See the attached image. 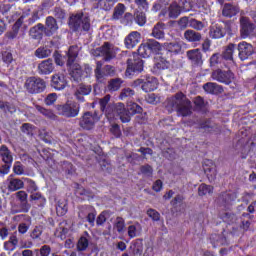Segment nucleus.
<instances>
[{
    "instance_id": "f257e3e1",
    "label": "nucleus",
    "mask_w": 256,
    "mask_h": 256,
    "mask_svg": "<svg viewBox=\"0 0 256 256\" xmlns=\"http://www.w3.org/2000/svg\"><path fill=\"white\" fill-rule=\"evenodd\" d=\"M164 107L168 113L176 111L179 117H191L193 114V104H191V100L183 92H178L172 97H169L165 101Z\"/></svg>"
},
{
    "instance_id": "f03ea898",
    "label": "nucleus",
    "mask_w": 256,
    "mask_h": 256,
    "mask_svg": "<svg viewBox=\"0 0 256 256\" xmlns=\"http://www.w3.org/2000/svg\"><path fill=\"white\" fill-rule=\"evenodd\" d=\"M68 25L72 31L89 33L91 31V16L84 12H77L69 17Z\"/></svg>"
},
{
    "instance_id": "7ed1b4c3",
    "label": "nucleus",
    "mask_w": 256,
    "mask_h": 256,
    "mask_svg": "<svg viewBox=\"0 0 256 256\" xmlns=\"http://www.w3.org/2000/svg\"><path fill=\"white\" fill-rule=\"evenodd\" d=\"M79 56V48L78 46H70L67 53V66L70 67V77L74 79V81H81L83 77H85L83 73V68L79 64H75L77 57Z\"/></svg>"
},
{
    "instance_id": "20e7f679",
    "label": "nucleus",
    "mask_w": 256,
    "mask_h": 256,
    "mask_svg": "<svg viewBox=\"0 0 256 256\" xmlns=\"http://www.w3.org/2000/svg\"><path fill=\"white\" fill-rule=\"evenodd\" d=\"M58 115L71 119L79 115L81 106L75 101H68L65 104H58L55 106Z\"/></svg>"
},
{
    "instance_id": "39448f33",
    "label": "nucleus",
    "mask_w": 256,
    "mask_h": 256,
    "mask_svg": "<svg viewBox=\"0 0 256 256\" xmlns=\"http://www.w3.org/2000/svg\"><path fill=\"white\" fill-rule=\"evenodd\" d=\"M24 87L31 95H37V93L45 91L47 84L42 78L32 76L26 79Z\"/></svg>"
},
{
    "instance_id": "423d86ee",
    "label": "nucleus",
    "mask_w": 256,
    "mask_h": 256,
    "mask_svg": "<svg viewBox=\"0 0 256 256\" xmlns=\"http://www.w3.org/2000/svg\"><path fill=\"white\" fill-rule=\"evenodd\" d=\"M94 57H103L104 61H111L115 57V46L110 42H105L102 46L92 51Z\"/></svg>"
},
{
    "instance_id": "0eeeda50",
    "label": "nucleus",
    "mask_w": 256,
    "mask_h": 256,
    "mask_svg": "<svg viewBox=\"0 0 256 256\" xmlns=\"http://www.w3.org/2000/svg\"><path fill=\"white\" fill-rule=\"evenodd\" d=\"M211 77L213 81L223 83L224 85H231V83H233V79H235V74L230 69L223 70L218 68L212 71Z\"/></svg>"
},
{
    "instance_id": "6e6552de",
    "label": "nucleus",
    "mask_w": 256,
    "mask_h": 256,
    "mask_svg": "<svg viewBox=\"0 0 256 256\" xmlns=\"http://www.w3.org/2000/svg\"><path fill=\"white\" fill-rule=\"evenodd\" d=\"M100 120L101 115L99 114V112H85L80 118V127H82V129H91L95 126V123H99Z\"/></svg>"
},
{
    "instance_id": "1a4fd4ad",
    "label": "nucleus",
    "mask_w": 256,
    "mask_h": 256,
    "mask_svg": "<svg viewBox=\"0 0 256 256\" xmlns=\"http://www.w3.org/2000/svg\"><path fill=\"white\" fill-rule=\"evenodd\" d=\"M254 32L255 24H253L249 18L242 16L240 18V35L242 39H247V37H251Z\"/></svg>"
},
{
    "instance_id": "9d476101",
    "label": "nucleus",
    "mask_w": 256,
    "mask_h": 256,
    "mask_svg": "<svg viewBox=\"0 0 256 256\" xmlns=\"http://www.w3.org/2000/svg\"><path fill=\"white\" fill-rule=\"evenodd\" d=\"M238 49V57L241 61H247L253 53H255V48L251 43L246 41H242L237 46Z\"/></svg>"
},
{
    "instance_id": "9b49d317",
    "label": "nucleus",
    "mask_w": 256,
    "mask_h": 256,
    "mask_svg": "<svg viewBox=\"0 0 256 256\" xmlns=\"http://www.w3.org/2000/svg\"><path fill=\"white\" fill-rule=\"evenodd\" d=\"M112 117H120L122 123H129V121H131V116L127 113L125 104L123 103L113 105V114L112 116H108V119H112Z\"/></svg>"
},
{
    "instance_id": "f8f14e48",
    "label": "nucleus",
    "mask_w": 256,
    "mask_h": 256,
    "mask_svg": "<svg viewBox=\"0 0 256 256\" xmlns=\"http://www.w3.org/2000/svg\"><path fill=\"white\" fill-rule=\"evenodd\" d=\"M127 113L128 115H130V117L132 115H137L136 116V123H139L140 125H143V123H146L147 120L145 119V117H143V108L141 106H139V104L135 103V102H132L128 105V108H127Z\"/></svg>"
},
{
    "instance_id": "ddd939ff",
    "label": "nucleus",
    "mask_w": 256,
    "mask_h": 256,
    "mask_svg": "<svg viewBox=\"0 0 256 256\" xmlns=\"http://www.w3.org/2000/svg\"><path fill=\"white\" fill-rule=\"evenodd\" d=\"M57 31H59V24H57V19H55L53 16L46 17L44 35H46V37H51L55 35Z\"/></svg>"
},
{
    "instance_id": "4468645a",
    "label": "nucleus",
    "mask_w": 256,
    "mask_h": 256,
    "mask_svg": "<svg viewBox=\"0 0 256 256\" xmlns=\"http://www.w3.org/2000/svg\"><path fill=\"white\" fill-rule=\"evenodd\" d=\"M186 55L193 67H201L203 65V54L199 48L187 51Z\"/></svg>"
},
{
    "instance_id": "2eb2a0df",
    "label": "nucleus",
    "mask_w": 256,
    "mask_h": 256,
    "mask_svg": "<svg viewBox=\"0 0 256 256\" xmlns=\"http://www.w3.org/2000/svg\"><path fill=\"white\" fill-rule=\"evenodd\" d=\"M141 43V33L137 31L130 32L124 39L126 49H135Z\"/></svg>"
},
{
    "instance_id": "dca6fc26",
    "label": "nucleus",
    "mask_w": 256,
    "mask_h": 256,
    "mask_svg": "<svg viewBox=\"0 0 256 256\" xmlns=\"http://www.w3.org/2000/svg\"><path fill=\"white\" fill-rule=\"evenodd\" d=\"M53 71H55V64L51 58L41 61L37 66L39 75H51Z\"/></svg>"
},
{
    "instance_id": "f3484780",
    "label": "nucleus",
    "mask_w": 256,
    "mask_h": 256,
    "mask_svg": "<svg viewBox=\"0 0 256 256\" xmlns=\"http://www.w3.org/2000/svg\"><path fill=\"white\" fill-rule=\"evenodd\" d=\"M93 91V87L89 84H79L76 88V91L74 93L75 98L77 101H80L81 103H84L85 96L91 95V92Z\"/></svg>"
},
{
    "instance_id": "a211bd4d",
    "label": "nucleus",
    "mask_w": 256,
    "mask_h": 256,
    "mask_svg": "<svg viewBox=\"0 0 256 256\" xmlns=\"http://www.w3.org/2000/svg\"><path fill=\"white\" fill-rule=\"evenodd\" d=\"M109 101H111V95H106L99 99L100 110L108 118L113 116V104L109 103Z\"/></svg>"
},
{
    "instance_id": "6ab92c4d",
    "label": "nucleus",
    "mask_w": 256,
    "mask_h": 256,
    "mask_svg": "<svg viewBox=\"0 0 256 256\" xmlns=\"http://www.w3.org/2000/svg\"><path fill=\"white\" fill-rule=\"evenodd\" d=\"M127 64V73H131V71L133 73H141V71H143V60L138 56L129 58Z\"/></svg>"
},
{
    "instance_id": "aec40b11",
    "label": "nucleus",
    "mask_w": 256,
    "mask_h": 256,
    "mask_svg": "<svg viewBox=\"0 0 256 256\" xmlns=\"http://www.w3.org/2000/svg\"><path fill=\"white\" fill-rule=\"evenodd\" d=\"M90 241H91V235H89V232L85 231L76 243V251L78 253H85V251L89 249Z\"/></svg>"
},
{
    "instance_id": "412c9836",
    "label": "nucleus",
    "mask_w": 256,
    "mask_h": 256,
    "mask_svg": "<svg viewBox=\"0 0 256 256\" xmlns=\"http://www.w3.org/2000/svg\"><path fill=\"white\" fill-rule=\"evenodd\" d=\"M234 53H235V44L230 43L224 48V51L221 54L224 61L228 64L229 68L232 67V65H235V59L233 58Z\"/></svg>"
},
{
    "instance_id": "4be33fe9",
    "label": "nucleus",
    "mask_w": 256,
    "mask_h": 256,
    "mask_svg": "<svg viewBox=\"0 0 256 256\" xmlns=\"http://www.w3.org/2000/svg\"><path fill=\"white\" fill-rule=\"evenodd\" d=\"M233 201H235V196L229 192H222L217 200V203L220 207L224 209H229L231 207Z\"/></svg>"
},
{
    "instance_id": "5701e85b",
    "label": "nucleus",
    "mask_w": 256,
    "mask_h": 256,
    "mask_svg": "<svg viewBox=\"0 0 256 256\" xmlns=\"http://www.w3.org/2000/svg\"><path fill=\"white\" fill-rule=\"evenodd\" d=\"M210 67H217L218 69H229V64L225 62L221 53H214L209 59Z\"/></svg>"
},
{
    "instance_id": "b1692460",
    "label": "nucleus",
    "mask_w": 256,
    "mask_h": 256,
    "mask_svg": "<svg viewBox=\"0 0 256 256\" xmlns=\"http://www.w3.org/2000/svg\"><path fill=\"white\" fill-rule=\"evenodd\" d=\"M240 8L236 4L232 3H225L222 6V16L226 17L227 19H231V17H235L237 13H239Z\"/></svg>"
},
{
    "instance_id": "393cba45",
    "label": "nucleus",
    "mask_w": 256,
    "mask_h": 256,
    "mask_svg": "<svg viewBox=\"0 0 256 256\" xmlns=\"http://www.w3.org/2000/svg\"><path fill=\"white\" fill-rule=\"evenodd\" d=\"M51 85L53 89H56V91H63V89L67 87V79H65V75L63 74L53 75Z\"/></svg>"
},
{
    "instance_id": "a878e982",
    "label": "nucleus",
    "mask_w": 256,
    "mask_h": 256,
    "mask_svg": "<svg viewBox=\"0 0 256 256\" xmlns=\"http://www.w3.org/2000/svg\"><path fill=\"white\" fill-rule=\"evenodd\" d=\"M143 255V242L141 240H136L133 242L127 253H124L122 256H141Z\"/></svg>"
},
{
    "instance_id": "bb28decb",
    "label": "nucleus",
    "mask_w": 256,
    "mask_h": 256,
    "mask_svg": "<svg viewBox=\"0 0 256 256\" xmlns=\"http://www.w3.org/2000/svg\"><path fill=\"white\" fill-rule=\"evenodd\" d=\"M227 32L220 24H213L210 26L209 36L211 39H223Z\"/></svg>"
},
{
    "instance_id": "cd10ccee",
    "label": "nucleus",
    "mask_w": 256,
    "mask_h": 256,
    "mask_svg": "<svg viewBox=\"0 0 256 256\" xmlns=\"http://www.w3.org/2000/svg\"><path fill=\"white\" fill-rule=\"evenodd\" d=\"M157 78L147 76L144 78V83L142 84V90L145 91V93H151V91H155L158 87Z\"/></svg>"
},
{
    "instance_id": "c85d7f7f",
    "label": "nucleus",
    "mask_w": 256,
    "mask_h": 256,
    "mask_svg": "<svg viewBox=\"0 0 256 256\" xmlns=\"http://www.w3.org/2000/svg\"><path fill=\"white\" fill-rule=\"evenodd\" d=\"M184 39H186L188 43H199L203 39V34L196 30L188 29L184 32Z\"/></svg>"
},
{
    "instance_id": "c756f323",
    "label": "nucleus",
    "mask_w": 256,
    "mask_h": 256,
    "mask_svg": "<svg viewBox=\"0 0 256 256\" xmlns=\"http://www.w3.org/2000/svg\"><path fill=\"white\" fill-rule=\"evenodd\" d=\"M166 27L167 26L163 22L156 23L152 28L151 36L154 37V39H165Z\"/></svg>"
},
{
    "instance_id": "7c9ffc66",
    "label": "nucleus",
    "mask_w": 256,
    "mask_h": 256,
    "mask_svg": "<svg viewBox=\"0 0 256 256\" xmlns=\"http://www.w3.org/2000/svg\"><path fill=\"white\" fill-rule=\"evenodd\" d=\"M203 89L206 93L211 95H218V93H223V86L215 82H207L203 85Z\"/></svg>"
},
{
    "instance_id": "2f4dec72",
    "label": "nucleus",
    "mask_w": 256,
    "mask_h": 256,
    "mask_svg": "<svg viewBox=\"0 0 256 256\" xmlns=\"http://www.w3.org/2000/svg\"><path fill=\"white\" fill-rule=\"evenodd\" d=\"M0 158L4 163L13 164V153L5 145L0 146Z\"/></svg>"
},
{
    "instance_id": "473e14b6",
    "label": "nucleus",
    "mask_w": 256,
    "mask_h": 256,
    "mask_svg": "<svg viewBox=\"0 0 256 256\" xmlns=\"http://www.w3.org/2000/svg\"><path fill=\"white\" fill-rule=\"evenodd\" d=\"M29 33L32 39H42L43 33H45V25L38 23L36 26L30 29Z\"/></svg>"
},
{
    "instance_id": "72a5a7b5",
    "label": "nucleus",
    "mask_w": 256,
    "mask_h": 256,
    "mask_svg": "<svg viewBox=\"0 0 256 256\" xmlns=\"http://www.w3.org/2000/svg\"><path fill=\"white\" fill-rule=\"evenodd\" d=\"M35 109L38 111V113L46 117V119H50L51 121H57V115H55L52 110L47 109L41 105H35Z\"/></svg>"
},
{
    "instance_id": "f704fd0d",
    "label": "nucleus",
    "mask_w": 256,
    "mask_h": 256,
    "mask_svg": "<svg viewBox=\"0 0 256 256\" xmlns=\"http://www.w3.org/2000/svg\"><path fill=\"white\" fill-rule=\"evenodd\" d=\"M168 17L170 19H177L179 15H181V8L179 7V4L177 1L172 2L168 7Z\"/></svg>"
},
{
    "instance_id": "c9c22d12",
    "label": "nucleus",
    "mask_w": 256,
    "mask_h": 256,
    "mask_svg": "<svg viewBox=\"0 0 256 256\" xmlns=\"http://www.w3.org/2000/svg\"><path fill=\"white\" fill-rule=\"evenodd\" d=\"M34 55L37 59H47V57H51V49L47 46H40L34 51Z\"/></svg>"
},
{
    "instance_id": "e433bc0d",
    "label": "nucleus",
    "mask_w": 256,
    "mask_h": 256,
    "mask_svg": "<svg viewBox=\"0 0 256 256\" xmlns=\"http://www.w3.org/2000/svg\"><path fill=\"white\" fill-rule=\"evenodd\" d=\"M210 241L213 247H219L221 245H227V238L223 234H212L210 236Z\"/></svg>"
},
{
    "instance_id": "4c0bfd02",
    "label": "nucleus",
    "mask_w": 256,
    "mask_h": 256,
    "mask_svg": "<svg viewBox=\"0 0 256 256\" xmlns=\"http://www.w3.org/2000/svg\"><path fill=\"white\" fill-rule=\"evenodd\" d=\"M138 55H140V57H143L144 59H149V57H151V55H153L148 42L143 43L139 46Z\"/></svg>"
},
{
    "instance_id": "58836bf2",
    "label": "nucleus",
    "mask_w": 256,
    "mask_h": 256,
    "mask_svg": "<svg viewBox=\"0 0 256 256\" xmlns=\"http://www.w3.org/2000/svg\"><path fill=\"white\" fill-rule=\"evenodd\" d=\"M171 64L165 58H160L153 67L154 73H159L160 71H165Z\"/></svg>"
},
{
    "instance_id": "ea45409f",
    "label": "nucleus",
    "mask_w": 256,
    "mask_h": 256,
    "mask_svg": "<svg viewBox=\"0 0 256 256\" xmlns=\"http://www.w3.org/2000/svg\"><path fill=\"white\" fill-rule=\"evenodd\" d=\"M141 235V224L135 223L128 226V237L130 239H135V237H139Z\"/></svg>"
},
{
    "instance_id": "a19ab883",
    "label": "nucleus",
    "mask_w": 256,
    "mask_h": 256,
    "mask_svg": "<svg viewBox=\"0 0 256 256\" xmlns=\"http://www.w3.org/2000/svg\"><path fill=\"white\" fill-rule=\"evenodd\" d=\"M164 47L168 53H173L174 55L181 53V44H179V42L165 43Z\"/></svg>"
},
{
    "instance_id": "79ce46f5",
    "label": "nucleus",
    "mask_w": 256,
    "mask_h": 256,
    "mask_svg": "<svg viewBox=\"0 0 256 256\" xmlns=\"http://www.w3.org/2000/svg\"><path fill=\"white\" fill-rule=\"evenodd\" d=\"M24 183L19 178H12L9 181L8 189L9 191H19V189H23Z\"/></svg>"
},
{
    "instance_id": "37998d69",
    "label": "nucleus",
    "mask_w": 256,
    "mask_h": 256,
    "mask_svg": "<svg viewBox=\"0 0 256 256\" xmlns=\"http://www.w3.org/2000/svg\"><path fill=\"white\" fill-rule=\"evenodd\" d=\"M23 16H21L13 25L12 31L9 33V39H15L19 35V29L23 25Z\"/></svg>"
},
{
    "instance_id": "c03bdc74",
    "label": "nucleus",
    "mask_w": 256,
    "mask_h": 256,
    "mask_svg": "<svg viewBox=\"0 0 256 256\" xmlns=\"http://www.w3.org/2000/svg\"><path fill=\"white\" fill-rule=\"evenodd\" d=\"M125 11H127V7L124 4L118 3L114 8L113 19L119 20L123 15H125Z\"/></svg>"
},
{
    "instance_id": "a18cd8bd",
    "label": "nucleus",
    "mask_w": 256,
    "mask_h": 256,
    "mask_svg": "<svg viewBox=\"0 0 256 256\" xmlns=\"http://www.w3.org/2000/svg\"><path fill=\"white\" fill-rule=\"evenodd\" d=\"M147 43H148V46L150 47V51L152 55H157V53H159L163 49V46H161V43L157 42V40L155 39H149Z\"/></svg>"
},
{
    "instance_id": "49530a36",
    "label": "nucleus",
    "mask_w": 256,
    "mask_h": 256,
    "mask_svg": "<svg viewBox=\"0 0 256 256\" xmlns=\"http://www.w3.org/2000/svg\"><path fill=\"white\" fill-rule=\"evenodd\" d=\"M30 201H37L38 207H45L47 200L39 192H31Z\"/></svg>"
},
{
    "instance_id": "de8ad7c7",
    "label": "nucleus",
    "mask_w": 256,
    "mask_h": 256,
    "mask_svg": "<svg viewBox=\"0 0 256 256\" xmlns=\"http://www.w3.org/2000/svg\"><path fill=\"white\" fill-rule=\"evenodd\" d=\"M67 201L65 200H59L56 205V213L60 217H63V215L67 214Z\"/></svg>"
},
{
    "instance_id": "09e8293b",
    "label": "nucleus",
    "mask_w": 256,
    "mask_h": 256,
    "mask_svg": "<svg viewBox=\"0 0 256 256\" xmlns=\"http://www.w3.org/2000/svg\"><path fill=\"white\" fill-rule=\"evenodd\" d=\"M86 213H88L85 217L86 221L89 223L90 227H95L97 211L95 210V208H88V211H86Z\"/></svg>"
},
{
    "instance_id": "8fccbe9b",
    "label": "nucleus",
    "mask_w": 256,
    "mask_h": 256,
    "mask_svg": "<svg viewBox=\"0 0 256 256\" xmlns=\"http://www.w3.org/2000/svg\"><path fill=\"white\" fill-rule=\"evenodd\" d=\"M0 109L4 111V113H15L17 111L15 105L10 102H4L3 100H0Z\"/></svg>"
},
{
    "instance_id": "3c124183",
    "label": "nucleus",
    "mask_w": 256,
    "mask_h": 256,
    "mask_svg": "<svg viewBox=\"0 0 256 256\" xmlns=\"http://www.w3.org/2000/svg\"><path fill=\"white\" fill-rule=\"evenodd\" d=\"M122 83L123 80H121V78H115L110 80L108 84L109 91H119V89H121Z\"/></svg>"
},
{
    "instance_id": "603ef678",
    "label": "nucleus",
    "mask_w": 256,
    "mask_h": 256,
    "mask_svg": "<svg viewBox=\"0 0 256 256\" xmlns=\"http://www.w3.org/2000/svg\"><path fill=\"white\" fill-rule=\"evenodd\" d=\"M192 31H203L204 27H205V23L194 19V18H190V26Z\"/></svg>"
},
{
    "instance_id": "864d4df0",
    "label": "nucleus",
    "mask_w": 256,
    "mask_h": 256,
    "mask_svg": "<svg viewBox=\"0 0 256 256\" xmlns=\"http://www.w3.org/2000/svg\"><path fill=\"white\" fill-rule=\"evenodd\" d=\"M213 193V186L207 184H201L198 187V195L203 197L204 195H211Z\"/></svg>"
},
{
    "instance_id": "5fc2aeb1",
    "label": "nucleus",
    "mask_w": 256,
    "mask_h": 256,
    "mask_svg": "<svg viewBox=\"0 0 256 256\" xmlns=\"http://www.w3.org/2000/svg\"><path fill=\"white\" fill-rule=\"evenodd\" d=\"M204 171L209 181H215V178L217 177V168H215V165H212L210 167L206 166L204 168Z\"/></svg>"
},
{
    "instance_id": "6e6d98bb",
    "label": "nucleus",
    "mask_w": 256,
    "mask_h": 256,
    "mask_svg": "<svg viewBox=\"0 0 256 256\" xmlns=\"http://www.w3.org/2000/svg\"><path fill=\"white\" fill-rule=\"evenodd\" d=\"M177 23H178L179 29H181L182 31H185L187 27H190L191 18L189 16H183L178 20Z\"/></svg>"
},
{
    "instance_id": "4d7b16f0",
    "label": "nucleus",
    "mask_w": 256,
    "mask_h": 256,
    "mask_svg": "<svg viewBox=\"0 0 256 256\" xmlns=\"http://www.w3.org/2000/svg\"><path fill=\"white\" fill-rule=\"evenodd\" d=\"M177 3H178V6L180 7L181 13L182 11L184 13H187L193 9L191 2H189L188 0H179Z\"/></svg>"
},
{
    "instance_id": "13d9d810",
    "label": "nucleus",
    "mask_w": 256,
    "mask_h": 256,
    "mask_svg": "<svg viewBox=\"0 0 256 256\" xmlns=\"http://www.w3.org/2000/svg\"><path fill=\"white\" fill-rule=\"evenodd\" d=\"M114 228L118 233H125V219H123L122 217H117Z\"/></svg>"
},
{
    "instance_id": "bf43d9fd",
    "label": "nucleus",
    "mask_w": 256,
    "mask_h": 256,
    "mask_svg": "<svg viewBox=\"0 0 256 256\" xmlns=\"http://www.w3.org/2000/svg\"><path fill=\"white\" fill-rule=\"evenodd\" d=\"M135 22L140 27H143V25H145V23H147V16L145 15V13L144 12H139V11L136 12L135 13Z\"/></svg>"
},
{
    "instance_id": "052dcab7",
    "label": "nucleus",
    "mask_w": 256,
    "mask_h": 256,
    "mask_svg": "<svg viewBox=\"0 0 256 256\" xmlns=\"http://www.w3.org/2000/svg\"><path fill=\"white\" fill-rule=\"evenodd\" d=\"M43 235V227L42 226H35L33 230L30 232V237L34 241L39 239Z\"/></svg>"
},
{
    "instance_id": "680f3d73",
    "label": "nucleus",
    "mask_w": 256,
    "mask_h": 256,
    "mask_svg": "<svg viewBox=\"0 0 256 256\" xmlns=\"http://www.w3.org/2000/svg\"><path fill=\"white\" fill-rule=\"evenodd\" d=\"M245 147H247V139L246 138H240L234 146L236 151H238L239 153H243L245 151Z\"/></svg>"
},
{
    "instance_id": "e2e57ef3",
    "label": "nucleus",
    "mask_w": 256,
    "mask_h": 256,
    "mask_svg": "<svg viewBox=\"0 0 256 256\" xmlns=\"http://www.w3.org/2000/svg\"><path fill=\"white\" fill-rule=\"evenodd\" d=\"M13 173L15 175H24L25 174V166L21 164V162L17 161L13 166Z\"/></svg>"
},
{
    "instance_id": "0e129e2a",
    "label": "nucleus",
    "mask_w": 256,
    "mask_h": 256,
    "mask_svg": "<svg viewBox=\"0 0 256 256\" xmlns=\"http://www.w3.org/2000/svg\"><path fill=\"white\" fill-rule=\"evenodd\" d=\"M93 3H96V7L103 9L104 11H110L111 4H107L106 0H91Z\"/></svg>"
},
{
    "instance_id": "69168bd1",
    "label": "nucleus",
    "mask_w": 256,
    "mask_h": 256,
    "mask_svg": "<svg viewBox=\"0 0 256 256\" xmlns=\"http://www.w3.org/2000/svg\"><path fill=\"white\" fill-rule=\"evenodd\" d=\"M69 233V229L65 228V227H60L56 230V237H59V239H61L62 241L64 239H67V234Z\"/></svg>"
},
{
    "instance_id": "338daca9",
    "label": "nucleus",
    "mask_w": 256,
    "mask_h": 256,
    "mask_svg": "<svg viewBox=\"0 0 256 256\" xmlns=\"http://www.w3.org/2000/svg\"><path fill=\"white\" fill-rule=\"evenodd\" d=\"M140 172L146 177H151V175H153V167H151L149 164H145L140 167Z\"/></svg>"
},
{
    "instance_id": "774afa93",
    "label": "nucleus",
    "mask_w": 256,
    "mask_h": 256,
    "mask_svg": "<svg viewBox=\"0 0 256 256\" xmlns=\"http://www.w3.org/2000/svg\"><path fill=\"white\" fill-rule=\"evenodd\" d=\"M35 253H40V256H49L51 255V246L43 245L40 249H36Z\"/></svg>"
}]
</instances>
